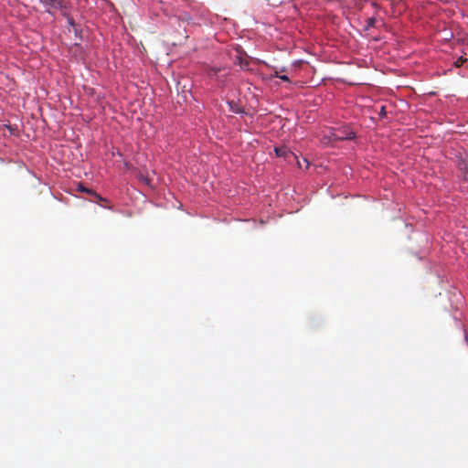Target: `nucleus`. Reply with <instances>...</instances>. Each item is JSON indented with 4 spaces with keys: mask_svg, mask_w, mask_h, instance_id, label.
<instances>
[{
    "mask_svg": "<svg viewBox=\"0 0 468 468\" xmlns=\"http://www.w3.org/2000/svg\"><path fill=\"white\" fill-rule=\"evenodd\" d=\"M279 79H281L283 81L290 82V80L287 75H281V76H279Z\"/></svg>",
    "mask_w": 468,
    "mask_h": 468,
    "instance_id": "nucleus-7",
    "label": "nucleus"
},
{
    "mask_svg": "<svg viewBox=\"0 0 468 468\" xmlns=\"http://www.w3.org/2000/svg\"><path fill=\"white\" fill-rule=\"evenodd\" d=\"M101 206L104 207H107V208H112L111 206H106V205H102V204H101Z\"/></svg>",
    "mask_w": 468,
    "mask_h": 468,
    "instance_id": "nucleus-11",
    "label": "nucleus"
},
{
    "mask_svg": "<svg viewBox=\"0 0 468 468\" xmlns=\"http://www.w3.org/2000/svg\"><path fill=\"white\" fill-rule=\"evenodd\" d=\"M140 179H141L144 183H145L146 185H150V180H149V178H148L147 176H140Z\"/></svg>",
    "mask_w": 468,
    "mask_h": 468,
    "instance_id": "nucleus-6",
    "label": "nucleus"
},
{
    "mask_svg": "<svg viewBox=\"0 0 468 468\" xmlns=\"http://www.w3.org/2000/svg\"><path fill=\"white\" fill-rule=\"evenodd\" d=\"M79 190L81 192L88 193L90 195L94 196L99 201L108 203V200L99 196L97 193H95L92 189L86 188L82 185L79 186Z\"/></svg>",
    "mask_w": 468,
    "mask_h": 468,
    "instance_id": "nucleus-4",
    "label": "nucleus"
},
{
    "mask_svg": "<svg viewBox=\"0 0 468 468\" xmlns=\"http://www.w3.org/2000/svg\"><path fill=\"white\" fill-rule=\"evenodd\" d=\"M467 60L466 58H464L463 56H461L460 58H457V60L454 62V66L459 68L461 67L465 61Z\"/></svg>",
    "mask_w": 468,
    "mask_h": 468,
    "instance_id": "nucleus-5",
    "label": "nucleus"
},
{
    "mask_svg": "<svg viewBox=\"0 0 468 468\" xmlns=\"http://www.w3.org/2000/svg\"><path fill=\"white\" fill-rule=\"evenodd\" d=\"M275 154L278 157L288 158L289 156H293V154L285 146L276 147Z\"/></svg>",
    "mask_w": 468,
    "mask_h": 468,
    "instance_id": "nucleus-3",
    "label": "nucleus"
},
{
    "mask_svg": "<svg viewBox=\"0 0 468 468\" xmlns=\"http://www.w3.org/2000/svg\"><path fill=\"white\" fill-rule=\"evenodd\" d=\"M273 76L276 77V78H279V76H281V75L279 74V71L276 70L274 72Z\"/></svg>",
    "mask_w": 468,
    "mask_h": 468,
    "instance_id": "nucleus-10",
    "label": "nucleus"
},
{
    "mask_svg": "<svg viewBox=\"0 0 468 468\" xmlns=\"http://www.w3.org/2000/svg\"><path fill=\"white\" fill-rule=\"evenodd\" d=\"M331 136L333 141L338 142L343 140H351L356 136V133L348 126H343L341 128L335 129Z\"/></svg>",
    "mask_w": 468,
    "mask_h": 468,
    "instance_id": "nucleus-2",
    "label": "nucleus"
},
{
    "mask_svg": "<svg viewBox=\"0 0 468 468\" xmlns=\"http://www.w3.org/2000/svg\"><path fill=\"white\" fill-rule=\"evenodd\" d=\"M68 22H69V24L70 26H72V27H74V26H75V23H74L73 18L69 17V18H68Z\"/></svg>",
    "mask_w": 468,
    "mask_h": 468,
    "instance_id": "nucleus-9",
    "label": "nucleus"
},
{
    "mask_svg": "<svg viewBox=\"0 0 468 468\" xmlns=\"http://www.w3.org/2000/svg\"><path fill=\"white\" fill-rule=\"evenodd\" d=\"M375 21L376 20L374 18H369L367 21V27H374Z\"/></svg>",
    "mask_w": 468,
    "mask_h": 468,
    "instance_id": "nucleus-8",
    "label": "nucleus"
},
{
    "mask_svg": "<svg viewBox=\"0 0 468 468\" xmlns=\"http://www.w3.org/2000/svg\"><path fill=\"white\" fill-rule=\"evenodd\" d=\"M46 11L51 15H54L56 10H60L64 16H67L66 6L64 2L60 0H39Z\"/></svg>",
    "mask_w": 468,
    "mask_h": 468,
    "instance_id": "nucleus-1",
    "label": "nucleus"
}]
</instances>
